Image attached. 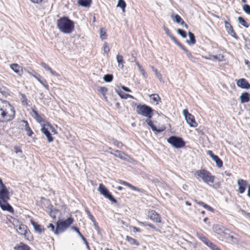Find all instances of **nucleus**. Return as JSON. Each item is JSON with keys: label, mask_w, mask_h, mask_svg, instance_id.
<instances>
[{"label": "nucleus", "mask_w": 250, "mask_h": 250, "mask_svg": "<svg viewBox=\"0 0 250 250\" xmlns=\"http://www.w3.org/2000/svg\"><path fill=\"white\" fill-rule=\"evenodd\" d=\"M15 115L14 107L7 101L0 99V123L12 120Z\"/></svg>", "instance_id": "1"}, {"label": "nucleus", "mask_w": 250, "mask_h": 250, "mask_svg": "<svg viewBox=\"0 0 250 250\" xmlns=\"http://www.w3.org/2000/svg\"><path fill=\"white\" fill-rule=\"evenodd\" d=\"M57 26L61 32L65 34H70L74 30V23L68 17H63L57 20Z\"/></svg>", "instance_id": "2"}, {"label": "nucleus", "mask_w": 250, "mask_h": 250, "mask_svg": "<svg viewBox=\"0 0 250 250\" xmlns=\"http://www.w3.org/2000/svg\"><path fill=\"white\" fill-rule=\"evenodd\" d=\"M10 199L9 192L7 188L0 189V207L3 210L13 212L14 209L8 203Z\"/></svg>", "instance_id": "3"}, {"label": "nucleus", "mask_w": 250, "mask_h": 250, "mask_svg": "<svg viewBox=\"0 0 250 250\" xmlns=\"http://www.w3.org/2000/svg\"><path fill=\"white\" fill-rule=\"evenodd\" d=\"M136 112L138 114L148 118H151L153 115L154 110L146 104H138L136 106Z\"/></svg>", "instance_id": "4"}, {"label": "nucleus", "mask_w": 250, "mask_h": 250, "mask_svg": "<svg viewBox=\"0 0 250 250\" xmlns=\"http://www.w3.org/2000/svg\"><path fill=\"white\" fill-rule=\"evenodd\" d=\"M195 175L200 178L204 183L209 184L213 183L215 177L211 173L206 169H201L196 172Z\"/></svg>", "instance_id": "5"}, {"label": "nucleus", "mask_w": 250, "mask_h": 250, "mask_svg": "<svg viewBox=\"0 0 250 250\" xmlns=\"http://www.w3.org/2000/svg\"><path fill=\"white\" fill-rule=\"evenodd\" d=\"M73 219L69 217L64 221H58L55 229V234L58 235L63 232L71 224L73 223Z\"/></svg>", "instance_id": "6"}, {"label": "nucleus", "mask_w": 250, "mask_h": 250, "mask_svg": "<svg viewBox=\"0 0 250 250\" xmlns=\"http://www.w3.org/2000/svg\"><path fill=\"white\" fill-rule=\"evenodd\" d=\"M167 142L173 147L180 148L185 146V142L184 140L179 137L171 136L167 140Z\"/></svg>", "instance_id": "7"}, {"label": "nucleus", "mask_w": 250, "mask_h": 250, "mask_svg": "<svg viewBox=\"0 0 250 250\" xmlns=\"http://www.w3.org/2000/svg\"><path fill=\"white\" fill-rule=\"evenodd\" d=\"M183 113L185 116L187 123L191 127H195L197 126V123L195 121L193 115L188 112V109H185L183 110Z\"/></svg>", "instance_id": "8"}, {"label": "nucleus", "mask_w": 250, "mask_h": 250, "mask_svg": "<svg viewBox=\"0 0 250 250\" xmlns=\"http://www.w3.org/2000/svg\"><path fill=\"white\" fill-rule=\"evenodd\" d=\"M99 190L100 193L103 194L105 197L108 199L113 203H117V200L113 197L111 194L109 192L108 189L102 184H100L99 187Z\"/></svg>", "instance_id": "9"}, {"label": "nucleus", "mask_w": 250, "mask_h": 250, "mask_svg": "<svg viewBox=\"0 0 250 250\" xmlns=\"http://www.w3.org/2000/svg\"><path fill=\"white\" fill-rule=\"evenodd\" d=\"M238 186V191L240 194L243 193L248 186V182L242 179H239L237 181Z\"/></svg>", "instance_id": "10"}, {"label": "nucleus", "mask_w": 250, "mask_h": 250, "mask_svg": "<svg viewBox=\"0 0 250 250\" xmlns=\"http://www.w3.org/2000/svg\"><path fill=\"white\" fill-rule=\"evenodd\" d=\"M147 216L154 222L160 223L161 217L155 210H152L148 211Z\"/></svg>", "instance_id": "11"}, {"label": "nucleus", "mask_w": 250, "mask_h": 250, "mask_svg": "<svg viewBox=\"0 0 250 250\" xmlns=\"http://www.w3.org/2000/svg\"><path fill=\"white\" fill-rule=\"evenodd\" d=\"M212 229L215 233L221 236H223L225 231H230L229 229H226L219 225H214Z\"/></svg>", "instance_id": "12"}, {"label": "nucleus", "mask_w": 250, "mask_h": 250, "mask_svg": "<svg viewBox=\"0 0 250 250\" xmlns=\"http://www.w3.org/2000/svg\"><path fill=\"white\" fill-rule=\"evenodd\" d=\"M237 85L238 86L244 88V89H249L250 88V84L244 78L239 79L237 82Z\"/></svg>", "instance_id": "13"}, {"label": "nucleus", "mask_w": 250, "mask_h": 250, "mask_svg": "<svg viewBox=\"0 0 250 250\" xmlns=\"http://www.w3.org/2000/svg\"><path fill=\"white\" fill-rule=\"evenodd\" d=\"M30 223L33 226L36 232L41 233L44 232L45 229L41 225L38 224L37 223L35 222L34 220L31 219Z\"/></svg>", "instance_id": "14"}, {"label": "nucleus", "mask_w": 250, "mask_h": 250, "mask_svg": "<svg viewBox=\"0 0 250 250\" xmlns=\"http://www.w3.org/2000/svg\"><path fill=\"white\" fill-rule=\"evenodd\" d=\"M150 119L151 118L146 119V122L147 125L151 127L153 131L157 133H160L165 130L166 128L165 127H162L161 129H157V127L153 125L152 121L150 120Z\"/></svg>", "instance_id": "15"}, {"label": "nucleus", "mask_w": 250, "mask_h": 250, "mask_svg": "<svg viewBox=\"0 0 250 250\" xmlns=\"http://www.w3.org/2000/svg\"><path fill=\"white\" fill-rule=\"evenodd\" d=\"M225 28L228 33L232 37L236 39L237 38V35L234 31L232 26L230 25V24L229 22L226 21L225 22Z\"/></svg>", "instance_id": "16"}, {"label": "nucleus", "mask_w": 250, "mask_h": 250, "mask_svg": "<svg viewBox=\"0 0 250 250\" xmlns=\"http://www.w3.org/2000/svg\"><path fill=\"white\" fill-rule=\"evenodd\" d=\"M41 130L42 132L46 136L48 142L50 143L53 142L54 138L52 137L50 131L45 127L44 125L42 126Z\"/></svg>", "instance_id": "17"}, {"label": "nucleus", "mask_w": 250, "mask_h": 250, "mask_svg": "<svg viewBox=\"0 0 250 250\" xmlns=\"http://www.w3.org/2000/svg\"><path fill=\"white\" fill-rule=\"evenodd\" d=\"M10 68L19 76H21L22 74V68L17 63H13L10 65Z\"/></svg>", "instance_id": "18"}, {"label": "nucleus", "mask_w": 250, "mask_h": 250, "mask_svg": "<svg viewBox=\"0 0 250 250\" xmlns=\"http://www.w3.org/2000/svg\"><path fill=\"white\" fill-rule=\"evenodd\" d=\"M71 229H73L74 231H75L79 235V236L80 237H82V240L84 242V244H85L86 246V248L88 250H90V247L89 246V244H88V242L87 241L86 239H85V238L82 235V234L81 233V232L80 231L79 229L76 227H75V226H72L71 227Z\"/></svg>", "instance_id": "19"}, {"label": "nucleus", "mask_w": 250, "mask_h": 250, "mask_svg": "<svg viewBox=\"0 0 250 250\" xmlns=\"http://www.w3.org/2000/svg\"><path fill=\"white\" fill-rule=\"evenodd\" d=\"M18 232L21 235H26L27 233V227L23 224L19 225L17 229Z\"/></svg>", "instance_id": "20"}, {"label": "nucleus", "mask_w": 250, "mask_h": 250, "mask_svg": "<svg viewBox=\"0 0 250 250\" xmlns=\"http://www.w3.org/2000/svg\"><path fill=\"white\" fill-rule=\"evenodd\" d=\"M240 99L241 103H248L250 101V94L246 92H243L240 96Z\"/></svg>", "instance_id": "21"}, {"label": "nucleus", "mask_w": 250, "mask_h": 250, "mask_svg": "<svg viewBox=\"0 0 250 250\" xmlns=\"http://www.w3.org/2000/svg\"><path fill=\"white\" fill-rule=\"evenodd\" d=\"M34 77L36 78L41 84H42L46 89H48L49 86L45 79H42V77L39 74H37L36 76H34Z\"/></svg>", "instance_id": "22"}, {"label": "nucleus", "mask_w": 250, "mask_h": 250, "mask_svg": "<svg viewBox=\"0 0 250 250\" xmlns=\"http://www.w3.org/2000/svg\"><path fill=\"white\" fill-rule=\"evenodd\" d=\"M171 17L173 21H175L177 23H179L181 25H183L185 24V21L179 15L176 14L174 15L172 14L171 15Z\"/></svg>", "instance_id": "23"}, {"label": "nucleus", "mask_w": 250, "mask_h": 250, "mask_svg": "<svg viewBox=\"0 0 250 250\" xmlns=\"http://www.w3.org/2000/svg\"><path fill=\"white\" fill-rule=\"evenodd\" d=\"M41 66L47 71H49L50 73L54 76L59 77L60 75L56 71L53 70L47 64L44 62L41 63Z\"/></svg>", "instance_id": "24"}, {"label": "nucleus", "mask_w": 250, "mask_h": 250, "mask_svg": "<svg viewBox=\"0 0 250 250\" xmlns=\"http://www.w3.org/2000/svg\"><path fill=\"white\" fill-rule=\"evenodd\" d=\"M52 207H53V206L51 205L50 206V211L49 212V215H50V217L53 218L54 219H55L56 218V216L57 215H60V212L57 209L52 208Z\"/></svg>", "instance_id": "25"}, {"label": "nucleus", "mask_w": 250, "mask_h": 250, "mask_svg": "<svg viewBox=\"0 0 250 250\" xmlns=\"http://www.w3.org/2000/svg\"><path fill=\"white\" fill-rule=\"evenodd\" d=\"M188 36L189 38V40H187V42L188 44H194L196 42V39L194 34L191 32L188 33Z\"/></svg>", "instance_id": "26"}, {"label": "nucleus", "mask_w": 250, "mask_h": 250, "mask_svg": "<svg viewBox=\"0 0 250 250\" xmlns=\"http://www.w3.org/2000/svg\"><path fill=\"white\" fill-rule=\"evenodd\" d=\"M22 122L25 124L24 129L26 131V134L28 136H31L33 132L29 126L27 121L23 120Z\"/></svg>", "instance_id": "27"}, {"label": "nucleus", "mask_w": 250, "mask_h": 250, "mask_svg": "<svg viewBox=\"0 0 250 250\" xmlns=\"http://www.w3.org/2000/svg\"><path fill=\"white\" fill-rule=\"evenodd\" d=\"M91 0H78V4L83 7H89L91 3Z\"/></svg>", "instance_id": "28"}, {"label": "nucleus", "mask_w": 250, "mask_h": 250, "mask_svg": "<svg viewBox=\"0 0 250 250\" xmlns=\"http://www.w3.org/2000/svg\"><path fill=\"white\" fill-rule=\"evenodd\" d=\"M116 60L118 63V67L121 68V69H123L124 65H123V57L121 55L118 54L116 56Z\"/></svg>", "instance_id": "29"}, {"label": "nucleus", "mask_w": 250, "mask_h": 250, "mask_svg": "<svg viewBox=\"0 0 250 250\" xmlns=\"http://www.w3.org/2000/svg\"><path fill=\"white\" fill-rule=\"evenodd\" d=\"M229 232L228 231H225L224 234L223 235V237L224 238L227 239V240H230L231 242H234V240L236 239L235 238H234L232 235H230L229 233H228ZM230 232L232 233L231 231H229Z\"/></svg>", "instance_id": "30"}, {"label": "nucleus", "mask_w": 250, "mask_h": 250, "mask_svg": "<svg viewBox=\"0 0 250 250\" xmlns=\"http://www.w3.org/2000/svg\"><path fill=\"white\" fill-rule=\"evenodd\" d=\"M212 159L215 162L218 167H221L223 166V162L217 155H215Z\"/></svg>", "instance_id": "31"}, {"label": "nucleus", "mask_w": 250, "mask_h": 250, "mask_svg": "<svg viewBox=\"0 0 250 250\" xmlns=\"http://www.w3.org/2000/svg\"><path fill=\"white\" fill-rule=\"evenodd\" d=\"M238 21L239 23L240 24L246 28H248L249 27V24L242 17H239L238 18Z\"/></svg>", "instance_id": "32"}, {"label": "nucleus", "mask_w": 250, "mask_h": 250, "mask_svg": "<svg viewBox=\"0 0 250 250\" xmlns=\"http://www.w3.org/2000/svg\"><path fill=\"white\" fill-rule=\"evenodd\" d=\"M117 7H119L122 9L123 12L125 11V8L126 7V3L124 0H118Z\"/></svg>", "instance_id": "33"}, {"label": "nucleus", "mask_w": 250, "mask_h": 250, "mask_svg": "<svg viewBox=\"0 0 250 250\" xmlns=\"http://www.w3.org/2000/svg\"><path fill=\"white\" fill-rule=\"evenodd\" d=\"M125 240L131 245H136V246H139V244L136 241L135 239L130 236H126Z\"/></svg>", "instance_id": "34"}, {"label": "nucleus", "mask_w": 250, "mask_h": 250, "mask_svg": "<svg viewBox=\"0 0 250 250\" xmlns=\"http://www.w3.org/2000/svg\"><path fill=\"white\" fill-rule=\"evenodd\" d=\"M116 92L118 93V94H119V95L122 99H126L127 98L133 99V96H132L131 95L125 94V93L122 94L120 92H119V90H116Z\"/></svg>", "instance_id": "35"}, {"label": "nucleus", "mask_w": 250, "mask_h": 250, "mask_svg": "<svg viewBox=\"0 0 250 250\" xmlns=\"http://www.w3.org/2000/svg\"><path fill=\"white\" fill-rule=\"evenodd\" d=\"M151 99L153 100V101L157 102L156 104H158V102L161 101V98L159 97L158 94H151L149 96Z\"/></svg>", "instance_id": "36"}, {"label": "nucleus", "mask_w": 250, "mask_h": 250, "mask_svg": "<svg viewBox=\"0 0 250 250\" xmlns=\"http://www.w3.org/2000/svg\"><path fill=\"white\" fill-rule=\"evenodd\" d=\"M33 112L34 114V118L39 123H41L43 121L42 118L39 115L37 111L33 109Z\"/></svg>", "instance_id": "37"}, {"label": "nucleus", "mask_w": 250, "mask_h": 250, "mask_svg": "<svg viewBox=\"0 0 250 250\" xmlns=\"http://www.w3.org/2000/svg\"><path fill=\"white\" fill-rule=\"evenodd\" d=\"M113 79V76L112 74H106L104 76L103 79L105 82H111Z\"/></svg>", "instance_id": "38"}, {"label": "nucleus", "mask_w": 250, "mask_h": 250, "mask_svg": "<svg viewBox=\"0 0 250 250\" xmlns=\"http://www.w3.org/2000/svg\"><path fill=\"white\" fill-rule=\"evenodd\" d=\"M198 238L206 245L209 242V240H208L205 236L203 235L202 234H197Z\"/></svg>", "instance_id": "39"}, {"label": "nucleus", "mask_w": 250, "mask_h": 250, "mask_svg": "<svg viewBox=\"0 0 250 250\" xmlns=\"http://www.w3.org/2000/svg\"><path fill=\"white\" fill-rule=\"evenodd\" d=\"M30 248L28 246L21 243L18 247V250H29Z\"/></svg>", "instance_id": "40"}, {"label": "nucleus", "mask_w": 250, "mask_h": 250, "mask_svg": "<svg viewBox=\"0 0 250 250\" xmlns=\"http://www.w3.org/2000/svg\"><path fill=\"white\" fill-rule=\"evenodd\" d=\"M177 33L183 38H185L187 37V33L183 29H178L177 30Z\"/></svg>", "instance_id": "41"}, {"label": "nucleus", "mask_w": 250, "mask_h": 250, "mask_svg": "<svg viewBox=\"0 0 250 250\" xmlns=\"http://www.w3.org/2000/svg\"><path fill=\"white\" fill-rule=\"evenodd\" d=\"M243 10L246 13L250 15V6L249 5H244L243 6Z\"/></svg>", "instance_id": "42"}, {"label": "nucleus", "mask_w": 250, "mask_h": 250, "mask_svg": "<svg viewBox=\"0 0 250 250\" xmlns=\"http://www.w3.org/2000/svg\"><path fill=\"white\" fill-rule=\"evenodd\" d=\"M21 101L23 105H27V98L26 96L24 94H21Z\"/></svg>", "instance_id": "43"}, {"label": "nucleus", "mask_w": 250, "mask_h": 250, "mask_svg": "<svg viewBox=\"0 0 250 250\" xmlns=\"http://www.w3.org/2000/svg\"><path fill=\"white\" fill-rule=\"evenodd\" d=\"M85 212L86 213L87 215H88V217L92 221L95 222V218L93 217V216L91 214L90 211L87 208H86L85 209Z\"/></svg>", "instance_id": "44"}, {"label": "nucleus", "mask_w": 250, "mask_h": 250, "mask_svg": "<svg viewBox=\"0 0 250 250\" xmlns=\"http://www.w3.org/2000/svg\"><path fill=\"white\" fill-rule=\"evenodd\" d=\"M153 71L155 72L156 77L161 81L162 79V75L159 73L157 69H155L153 67H152Z\"/></svg>", "instance_id": "45"}, {"label": "nucleus", "mask_w": 250, "mask_h": 250, "mask_svg": "<svg viewBox=\"0 0 250 250\" xmlns=\"http://www.w3.org/2000/svg\"><path fill=\"white\" fill-rule=\"evenodd\" d=\"M117 154H115L114 155L116 157H118L121 159H124V156L125 155V154L123 152H121L119 150H116L115 151Z\"/></svg>", "instance_id": "46"}, {"label": "nucleus", "mask_w": 250, "mask_h": 250, "mask_svg": "<svg viewBox=\"0 0 250 250\" xmlns=\"http://www.w3.org/2000/svg\"><path fill=\"white\" fill-rule=\"evenodd\" d=\"M99 91L104 96L107 91V89L105 87H100Z\"/></svg>", "instance_id": "47"}, {"label": "nucleus", "mask_w": 250, "mask_h": 250, "mask_svg": "<svg viewBox=\"0 0 250 250\" xmlns=\"http://www.w3.org/2000/svg\"><path fill=\"white\" fill-rule=\"evenodd\" d=\"M208 247H209L212 250H215V248L217 247L215 244L212 243L211 242L209 241V242L207 245Z\"/></svg>", "instance_id": "48"}, {"label": "nucleus", "mask_w": 250, "mask_h": 250, "mask_svg": "<svg viewBox=\"0 0 250 250\" xmlns=\"http://www.w3.org/2000/svg\"><path fill=\"white\" fill-rule=\"evenodd\" d=\"M184 52H185L188 58L190 59L191 61H194L193 59H194V58L192 56L191 54L187 49L184 51Z\"/></svg>", "instance_id": "49"}, {"label": "nucleus", "mask_w": 250, "mask_h": 250, "mask_svg": "<svg viewBox=\"0 0 250 250\" xmlns=\"http://www.w3.org/2000/svg\"><path fill=\"white\" fill-rule=\"evenodd\" d=\"M103 47H104V53L107 54L109 53V50H110L109 48L107 45V43H104V44Z\"/></svg>", "instance_id": "50"}, {"label": "nucleus", "mask_w": 250, "mask_h": 250, "mask_svg": "<svg viewBox=\"0 0 250 250\" xmlns=\"http://www.w3.org/2000/svg\"><path fill=\"white\" fill-rule=\"evenodd\" d=\"M163 29L164 30V31H165L166 33L167 34V35L170 38L172 35V34L170 32L169 30H168V28H167V27H166L165 26L163 27Z\"/></svg>", "instance_id": "51"}, {"label": "nucleus", "mask_w": 250, "mask_h": 250, "mask_svg": "<svg viewBox=\"0 0 250 250\" xmlns=\"http://www.w3.org/2000/svg\"><path fill=\"white\" fill-rule=\"evenodd\" d=\"M114 145L117 146L118 147H121L123 146V144L121 142H119L117 140H115L114 141Z\"/></svg>", "instance_id": "52"}, {"label": "nucleus", "mask_w": 250, "mask_h": 250, "mask_svg": "<svg viewBox=\"0 0 250 250\" xmlns=\"http://www.w3.org/2000/svg\"><path fill=\"white\" fill-rule=\"evenodd\" d=\"M101 32H100V34H101V38L102 40H104L106 38V33H105V32L103 31L102 29L101 30Z\"/></svg>", "instance_id": "53"}, {"label": "nucleus", "mask_w": 250, "mask_h": 250, "mask_svg": "<svg viewBox=\"0 0 250 250\" xmlns=\"http://www.w3.org/2000/svg\"><path fill=\"white\" fill-rule=\"evenodd\" d=\"M143 224L145 226H148V227H149V228H151L152 229H155V226L151 224H149V223H146H146H143Z\"/></svg>", "instance_id": "54"}, {"label": "nucleus", "mask_w": 250, "mask_h": 250, "mask_svg": "<svg viewBox=\"0 0 250 250\" xmlns=\"http://www.w3.org/2000/svg\"><path fill=\"white\" fill-rule=\"evenodd\" d=\"M204 208H205L206 209H207V210L211 211V212H213L214 211V209L211 208L210 206H208V205H205L204 206Z\"/></svg>", "instance_id": "55"}, {"label": "nucleus", "mask_w": 250, "mask_h": 250, "mask_svg": "<svg viewBox=\"0 0 250 250\" xmlns=\"http://www.w3.org/2000/svg\"><path fill=\"white\" fill-rule=\"evenodd\" d=\"M207 154L210 156V157L213 159L214 157L216 155L213 154L211 150H208L207 151Z\"/></svg>", "instance_id": "56"}, {"label": "nucleus", "mask_w": 250, "mask_h": 250, "mask_svg": "<svg viewBox=\"0 0 250 250\" xmlns=\"http://www.w3.org/2000/svg\"><path fill=\"white\" fill-rule=\"evenodd\" d=\"M93 222L94 223V226L95 229L97 230L98 231V232H99L100 231V228L98 225L97 223L96 222V220H95V222Z\"/></svg>", "instance_id": "57"}, {"label": "nucleus", "mask_w": 250, "mask_h": 250, "mask_svg": "<svg viewBox=\"0 0 250 250\" xmlns=\"http://www.w3.org/2000/svg\"><path fill=\"white\" fill-rule=\"evenodd\" d=\"M7 188L3 184L1 179L0 178V189H3Z\"/></svg>", "instance_id": "58"}, {"label": "nucleus", "mask_w": 250, "mask_h": 250, "mask_svg": "<svg viewBox=\"0 0 250 250\" xmlns=\"http://www.w3.org/2000/svg\"><path fill=\"white\" fill-rule=\"evenodd\" d=\"M121 88L123 90H124V91H125L126 92H131V90L129 88H128L125 86L123 85L121 86Z\"/></svg>", "instance_id": "59"}, {"label": "nucleus", "mask_w": 250, "mask_h": 250, "mask_svg": "<svg viewBox=\"0 0 250 250\" xmlns=\"http://www.w3.org/2000/svg\"><path fill=\"white\" fill-rule=\"evenodd\" d=\"M47 227H48V228H50L51 229V230L55 233V226H54V225L53 224H52V223L49 224V225Z\"/></svg>", "instance_id": "60"}, {"label": "nucleus", "mask_w": 250, "mask_h": 250, "mask_svg": "<svg viewBox=\"0 0 250 250\" xmlns=\"http://www.w3.org/2000/svg\"><path fill=\"white\" fill-rule=\"evenodd\" d=\"M177 45L178 43H180L179 42H178L176 39L172 35L170 38Z\"/></svg>", "instance_id": "61"}, {"label": "nucleus", "mask_w": 250, "mask_h": 250, "mask_svg": "<svg viewBox=\"0 0 250 250\" xmlns=\"http://www.w3.org/2000/svg\"><path fill=\"white\" fill-rule=\"evenodd\" d=\"M32 3L39 4L41 3L43 0H30Z\"/></svg>", "instance_id": "62"}, {"label": "nucleus", "mask_w": 250, "mask_h": 250, "mask_svg": "<svg viewBox=\"0 0 250 250\" xmlns=\"http://www.w3.org/2000/svg\"><path fill=\"white\" fill-rule=\"evenodd\" d=\"M131 189L134 190H135V191H139V189L138 188H137V187L134 186H132V185H130V186L129 187Z\"/></svg>", "instance_id": "63"}, {"label": "nucleus", "mask_w": 250, "mask_h": 250, "mask_svg": "<svg viewBox=\"0 0 250 250\" xmlns=\"http://www.w3.org/2000/svg\"><path fill=\"white\" fill-rule=\"evenodd\" d=\"M178 46L184 50V51L186 49V48L181 43H178Z\"/></svg>", "instance_id": "64"}]
</instances>
